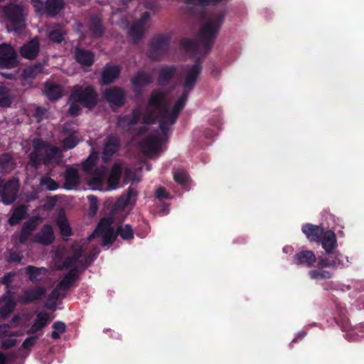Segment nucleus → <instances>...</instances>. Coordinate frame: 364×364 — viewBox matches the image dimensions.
Segmentation results:
<instances>
[{
  "mask_svg": "<svg viewBox=\"0 0 364 364\" xmlns=\"http://www.w3.org/2000/svg\"><path fill=\"white\" fill-rule=\"evenodd\" d=\"M188 95V91H183L170 112L166 93L158 89L151 91L147 106L149 109L159 112V129L164 137H168L170 126L176 122L181 112L185 107Z\"/></svg>",
  "mask_w": 364,
  "mask_h": 364,
  "instance_id": "obj_1",
  "label": "nucleus"
},
{
  "mask_svg": "<svg viewBox=\"0 0 364 364\" xmlns=\"http://www.w3.org/2000/svg\"><path fill=\"white\" fill-rule=\"evenodd\" d=\"M293 262L299 266L311 268L317 263L316 268L309 271L311 279H330L333 277V270L343 267V261L338 254L331 256H319L316 257L311 250H301L293 257Z\"/></svg>",
  "mask_w": 364,
  "mask_h": 364,
  "instance_id": "obj_2",
  "label": "nucleus"
},
{
  "mask_svg": "<svg viewBox=\"0 0 364 364\" xmlns=\"http://www.w3.org/2000/svg\"><path fill=\"white\" fill-rule=\"evenodd\" d=\"M33 150L28 155L29 161L32 166L37 167L39 164L49 165L60 154L57 146L50 145L48 142L40 138H35L32 141Z\"/></svg>",
  "mask_w": 364,
  "mask_h": 364,
  "instance_id": "obj_3",
  "label": "nucleus"
},
{
  "mask_svg": "<svg viewBox=\"0 0 364 364\" xmlns=\"http://www.w3.org/2000/svg\"><path fill=\"white\" fill-rule=\"evenodd\" d=\"M70 100L78 102L85 108L92 109L98 103V95L92 85H75L71 90Z\"/></svg>",
  "mask_w": 364,
  "mask_h": 364,
  "instance_id": "obj_4",
  "label": "nucleus"
},
{
  "mask_svg": "<svg viewBox=\"0 0 364 364\" xmlns=\"http://www.w3.org/2000/svg\"><path fill=\"white\" fill-rule=\"evenodd\" d=\"M223 13L218 14L213 21L206 22L199 30L198 38L201 41L206 53L211 50L220 27L224 21Z\"/></svg>",
  "mask_w": 364,
  "mask_h": 364,
  "instance_id": "obj_5",
  "label": "nucleus"
},
{
  "mask_svg": "<svg viewBox=\"0 0 364 364\" xmlns=\"http://www.w3.org/2000/svg\"><path fill=\"white\" fill-rule=\"evenodd\" d=\"M170 47V38L165 34H158L151 38L149 44L148 58L159 61L165 55Z\"/></svg>",
  "mask_w": 364,
  "mask_h": 364,
  "instance_id": "obj_6",
  "label": "nucleus"
},
{
  "mask_svg": "<svg viewBox=\"0 0 364 364\" xmlns=\"http://www.w3.org/2000/svg\"><path fill=\"white\" fill-rule=\"evenodd\" d=\"M4 16L16 32H21L25 27L23 9L21 5L10 4L3 7Z\"/></svg>",
  "mask_w": 364,
  "mask_h": 364,
  "instance_id": "obj_7",
  "label": "nucleus"
},
{
  "mask_svg": "<svg viewBox=\"0 0 364 364\" xmlns=\"http://www.w3.org/2000/svg\"><path fill=\"white\" fill-rule=\"evenodd\" d=\"M113 220L111 218H103L98 223L94 232L87 237V240L91 242L95 237H102V245L112 244L115 239L114 228L112 226Z\"/></svg>",
  "mask_w": 364,
  "mask_h": 364,
  "instance_id": "obj_8",
  "label": "nucleus"
},
{
  "mask_svg": "<svg viewBox=\"0 0 364 364\" xmlns=\"http://www.w3.org/2000/svg\"><path fill=\"white\" fill-rule=\"evenodd\" d=\"M32 6L39 15H46L48 17H55L65 8L64 0H31Z\"/></svg>",
  "mask_w": 364,
  "mask_h": 364,
  "instance_id": "obj_9",
  "label": "nucleus"
},
{
  "mask_svg": "<svg viewBox=\"0 0 364 364\" xmlns=\"http://www.w3.org/2000/svg\"><path fill=\"white\" fill-rule=\"evenodd\" d=\"M18 183L17 181L9 180L4 181L0 179V196L5 205L12 204L17 198Z\"/></svg>",
  "mask_w": 364,
  "mask_h": 364,
  "instance_id": "obj_10",
  "label": "nucleus"
},
{
  "mask_svg": "<svg viewBox=\"0 0 364 364\" xmlns=\"http://www.w3.org/2000/svg\"><path fill=\"white\" fill-rule=\"evenodd\" d=\"M141 110L139 107L132 109L131 114L119 116L117 120V127L124 132H129L132 127L139 122Z\"/></svg>",
  "mask_w": 364,
  "mask_h": 364,
  "instance_id": "obj_11",
  "label": "nucleus"
},
{
  "mask_svg": "<svg viewBox=\"0 0 364 364\" xmlns=\"http://www.w3.org/2000/svg\"><path fill=\"white\" fill-rule=\"evenodd\" d=\"M17 54L14 48L6 43L0 45V68H14L17 65Z\"/></svg>",
  "mask_w": 364,
  "mask_h": 364,
  "instance_id": "obj_12",
  "label": "nucleus"
},
{
  "mask_svg": "<svg viewBox=\"0 0 364 364\" xmlns=\"http://www.w3.org/2000/svg\"><path fill=\"white\" fill-rule=\"evenodd\" d=\"M46 294V289L41 285H36L23 291L19 296V302L26 305L42 300Z\"/></svg>",
  "mask_w": 364,
  "mask_h": 364,
  "instance_id": "obj_13",
  "label": "nucleus"
},
{
  "mask_svg": "<svg viewBox=\"0 0 364 364\" xmlns=\"http://www.w3.org/2000/svg\"><path fill=\"white\" fill-rule=\"evenodd\" d=\"M152 75L151 73L144 70L136 72L131 78V84L132 85V91L136 95H141L143 87L150 85L152 82Z\"/></svg>",
  "mask_w": 364,
  "mask_h": 364,
  "instance_id": "obj_14",
  "label": "nucleus"
},
{
  "mask_svg": "<svg viewBox=\"0 0 364 364\" xmlns=\"http://www.w3.org/2000/svg\"><path fill=\"white\" fill-rule=\"evenodd\" d=\"M202 65L199 60H196L195 63L186 72L184 77L183 86L184 91H188V93L193 90L197 83V81L201 74Z\"/></svg>",
  "mask_w": 364,
  "mask_h": 364,
  "instance_id": "obj_15",
  "label": "nucleus"
},
{
  "mask_svg": "<svg viewBox=\"0 0 364 364\" xmlns=\"http://www.w3.org/2000/svg\"><path fill=\"white\" fill-rule=\"evenodd\" d=\"M120 148L119 138L114 134L108 135L105 141L103 150L102 153V160L104 162L109 161L112 156Z\"/></svg>",
  "mask_w": 364,
  "mask_h": 364,
  "instance_id": "obj_16",
  "label": "nucleus"
},
{
  "mask_svg": "<svg viewBox=\"0 0 364 364\" xmlns=\"http://www.w3.org/2000/svg\"><path fill=\"white\" fill-rule=\"evenodd\" d=\"M104 97L111 105L117 107H122L126 101L124 92L117 86L106 89L104 92Z\"/></svg>",
  "mask_w": 364,
  "mask_h": 364,
  "instance_id": "obj_17",
  "label": "nucleus"
},
{
  "mask_svg": "<svg viewBox=\"0 0 364 364\" xmlns=\"http://www.w3.org/2000/svg\"><path fill=\"white\" fill-rule=\"evenodd\" d=\"M161 140L156 136L149 134L141 140L140 148L146 156L157 154L161 150Z\"/></svg>",
  "mask_w": 364,
  "mask_h": 364,
  "instance_id": "obj_18",
  "label": "nucleus"
},
{
  "mask_svg": "<svg viewBox=\"0 0 364 364\" xmlns=\"http://www.w3.org/2000/svg\"><path fill=\"white\" fill-rule=\"evenodd\" d=\"M55 236L53 227L49 224L42 226L41 230L33 237V242L44 246L50 245L54 242Z\"/></svg>",
  "mask_w": 364,
  "mask_h": 364,
  "instance_id": "obj_19",
  "label": "nucleus"
},
{
  "mask_svg": "<svg viewBox=\"0 0 364 364\" xmlns=\"http://www.w3.org/2000/svg\"><path fill=\"white\" fill-rule=\"evenodd\" d=\"M321 242L323 249L328 255L331 256L336 254L339 255L341 259V255L339 252H333V250L337 247V238L335 232L332 230H324L323 234L321 237Z\"/></svg>",
  "mask_w": 364,
  "mask_h": 364,
  "instance_id": "obj_20",
  "label": "nucleus"
},
{
  "mask_svg": "<svg viewBox=\"0 0 364 364\" xmlns=\"http://www.w3.org/2000/svg\"><path fill=\"white\" fill-rule=\"evenodd\" d=\"M0 303H4L0 307V316L6 318L14 311L17 305L11 289L6 290L5 294L1 296Z\"/></svg>",
  "mask_w": 364,
  "mask_h": 364,
  "instance_id": "obj_21",
  "label": "nucleus"
},
{
  "mask_svg": "<svg viewBox=\"0 0 364 364\" xmlns=\"http://www.w3.org/2000/svg\"><path fill=\"white\" fill-rule=\"evenodd\" d=\"M39 216H33L23 223L19 234L18 240L21 243H25L38 226Z\"/></svg>",
  "mask_w": 364,
  "mask_h": 364,
  "instance_id": "obj_22",
  "label": "nucleus"
},
{
  "mask_svg": "<svg viewBox=\"0 0 364 364\" xmlns=\"http://www.w3.org/2000/svg\"><path fill=\"white\" fill-rule=\"evenodd\" d=\"M65 182L63 188L72 190L78 187L80 183V177L78 170L74 167L67 168L64 173Z\"/></svg>",
  "mask_w": 364,
  "mask_h": 364,
  "instance_id": "obj_23",
  "label": "nucleus"
},
{
  "mask_svg": "<svg viewBox=\"0 0 364 364\" xmlns=\"http://www.w3.org/2000/svg\"><path fill=\"white\" fill-rule=\"evenodd\" d=\"M74 55L76 62L82 66L90 67L95 62V53L85 48L76 47Z\"/></svg>",
  "mask_w": 364,
  "mask_h": 364,
  "instance_id": "obj_24",
  "label": "nucleus"
},
{
  "mask_svg": "<svg viewBox=\"0 0 364 364\" xmlns=\"http://www.w3.org/2000/svg\"><path fill=\"white\" fill-rule=\"evenodd\" d=\"M40 51V44L37 38L30 40L27 43H25L20 50L21 55L23 58L33 60L35 59Z\"/></svg>",
  "mask_w": 364,
  "mask_h": 364,
  "instance_id": "obj_25",
  "label": "nucleus"
},
{
  "mask_svg": "<svg viewBox=\"0 0 364 364\" xmlns=\"http://www.w3.org/2000/svg\"><path fill=\"white\" fill-rule=\"evenodd\" d=\"M177 68L173 65H164L159 70L157 82L160 86H166L174 77Z\"/></svg>",
  "mask_w": 364,
  "mask_h": 364,
  "instance_id": "obj_26",
  "label": "nucleus"
},
{
  "mask_svg": "<svg viewBox=\"0 0 364 364\" xmlns=\"http://www.w3.org/2000/svg\"><path fill=\"white\" fill-rule=\"evenodd\" d=\"M28 205L21 204L11 210V215L9 218L7 223L10 226H16L26 219L28 215Z\"/></svg>",
  "mask_w": 364,
  "mask_h": 364,
  "instance_id": "obj_27",
  "label": "nucleus"
},
{
  "mask_svg": "<svg viewBox=\"0 0 364 364\" xmlns=\"http://www.w3.org/2000/svg\"><path fill=\"white\" fill-rule=\"evenodd\" d=\"M120 68L117 65H106L101 73L100 83L107 85L114 82L120 75Z\"/></svg>",
  "mask_w": 364,
  "mask_h": 364,
  "instance_id": "obj_28",
  "label": "nucleus"
},
{
  "mask_svg": "<svg viewBox=\"0 0 364 364\" xmlns=\"http://www.w3.org/2000/svg\"><path fill=\"white\" fill-rule=\"evenodd\" d=\"M302 232L311 242H318L323 234L324 229L319 225L306 223L301 228Z\"/></svg>",
  "mask_w": 364,
  "mask_h": 364,
  "instance_id": "obj_29",
  "label": "nucleus"
},
{
  "mask_svg": "<svg viewBox=\"0 0 364 364\" xmlns=\"http://www.w3.org/2000/svg\"><path fill=\"white\" fill-rule=\"evenodd\" d=\"M106 167L102 166L96 168L90 174L91 177L88 180V185L94 190H102L105 181Z\"/></svg>",
  "mask_w": 364,
  "mask_h": 364,
  "instance_id": "obj_30",
  "label": "nucleus"
},
{
  "mask_svg": "<svg viewBox=\"0 0 364 364\" xmlns=\"http://www.w3.org/2000/svg\"><path fill=\"white\" fill-rule=\"evenodd\" d=\"M78 277V268L77 267H74L58 283V287L60 288L62 291H67L72 287V286L73 285V284L75 282Z\"/></svg>",
  "mask_w": 364,
  "mask_h": 364,
  "instance_id": "obj_31",
  "label": "nucleus"
},
{
  "mask_svg": "<svg viewBox=\"0 0 364 364\" xmlns=\"http://www.w3.org/2000/svg\"><path fill=\"white\" fill-rule=\"evenodd\" d=\"M24 272L33 284H36L41 281V279L39 278L40 276L46 275L48 273V269L43 267H38L33 265H28L25 268Z\"/></svg>",
  "mask_w": 364,
  "mask_h": 364,
  "instance_id": "obj_32",
  "label": "nucleus"
},
{
  "mask_svg": "<svg viewBox=\"0 0 364 364\" xmlns=\"http://www.w3.org/2000/svg\"><path fill=\"white\" fill-rule=\"evenodd\" d=\"M50 321V316L47 312L41 311L37 314L36 318L33 324L31 326L28 333H35L46 327Z\"/></svg>",
  "mask_w": 364,
  "mask_h": 364,
  "instance_id": "obj_33",
  "label": "nucleus"
},
{
  "mask_svg": "<svg viewBox=\"0 0 364 364\" xmlns=\"http://www.w3.org/2000/svg\"><path fill=\"white\" fill-rule=\"evenodd\" d=\"M89 31L91 33L92 37L94 38H98L103 36L105 33V28L102 25V20L99 16H91L89 24Z\"/></svg>",
  "mask_w": 364,
  "mask_h": 364,
  "instance_id": "obj_34",
  "label": "nucleus"
},
{
  "mask_svg": "<svg viewBox=\"0 0 364 364\" xmlns=\"http://www.w3.org/2000/svg\"><path fill=\"white\" fill-rule=\"evenodd\" d=\"M56 225L59 228L60 233L63 237H70L73 235L72 228L69 224L65 213L60 212L56 218Z\"/></svg>",
  "mask_w": 364,
  "mask_h": 364,
  "instance_id": "obj_35",
  "label": "nucleus"
},
{
  "mask_svg": "<svg viewBox=\"0 0 364 364\" xmlns=\"http://www.w3.org/2000/svg\"><path fill=\"white\" fill-rule=\"evenodd\" d=\"M16 168V163L8 153H4L0 156V173L8 174Z\"/></svg>",
  "mask_w": 364,
  "mask_h": 364,
  "instance_id": "obj_36",
  "label": "nucleus"
},
{
  "mask_svg": "<svg viewBox=\"0 0 364 364\" xmlns=\"http://www.w3.org/2000/svg\"><path fill=\"white\" fill-rule=\"evenodd\" d=\"M45 92L49 100L54 101L62 97V88L59 85L46 82L45 84Z\"/></svg>",
  "mask_w": 364,
  "mask_h": 364,
  "instance_id": "obj_37",
  "label": "nucleus"
},
{
  "mask_svg": "<svg viewBox=\"0 0 364 364\" xmlns=\"http://www.w3.org/2000/svg\"><path fill=\"white\" fill-rule=\"evenodd\" d=\"M137 191L129 187L127 193L122 195L117 200L119 205L126 207L130 203H135L136 200Z\"/></svg>",
  "mask_w": 364,
  "mask_h": 364,
  "instance_id": "obj_38",
  "label": "nucleus"
},
{
  "mask_svg": "<svg viewBox=\"0 0 364 364\" xmlns=\"http://www.w3.org/2000/svg\"><path fill=\"white\" fill-rule=\"evenodd\" d=\"M144 35V26L139 22H133L129 29V36L134 43H139Z\"/></svg>",
  "mask_w": 364,
  "mask_h": 364,
  "instance_id": "obj_39",
  "label": "nucleus"
},
{
  "mask_svg": "<svg viewBox=\"0 0 364 364\" xmlns=\"http://www.w3.org/2000/svg\"><path fill=\"white\" fill-rule=\"evenodd\" d=\"M98 160V154L97 152H92L87 157V159L82 163V171L86 174H91L95 168L97 161Z\"/></svg>",
  "mask_w": 364,
  "mask_h": 364,
  "instance_id": "obj_40",
  "label": "nucleus"
},
{
  "mask_svg": "<svg viewBox=\"0 0 364 364\" xmlns=\"http://www.w3.org/2000/svg\"><path fill=\"white\" fill-rule=\"evenodd\" d=\"M43 72V65L36 63L23 69L22 76L24 79H33Z\"/></svg>",
  "mask_w": 364,
  "mask_h": 364,
  "instance_id": "obj_41",
  "label": "nucleus"
},
{
  "mask_svg": "<svg viewBox=\"0 0 364 364\" xmlns=\"http://www.w3.org/2000/svg\"><path fill=\"white\" fill-rule=\"evenodd\" d=\"M335 321L338 325L341 326L342 331L346 332L345 336L347 340L349 341H356L358 340V335L353 329H351L346 321H343L341 324L338 323L337 318H335Z\"/></svg>",
  "mask_w": 364,
  "mask_h": 364,
  "instance_id": "obj_42",
  "label": "nucleus"
},
{
  "mask_svg": "<svg viewBox=\"0 0 364 364\" xmlns=\"http://www.w3.org/2000/svg\"><path fill=\"white\" fill-rule=\"evenodd\" d=\"M115 235H119L123 240H130L134 237V232L130 225L126 224L124 226H118L116 230Z\"/></svg>",
  "mask_w": 364,
  "mask_h": 364,
  "instance_id": "obj_43",
  "label": "nucleus"
},
{
  "mask_svg": "<svg viewBox=\"0 0 364 364\" xmlns=\"http://www.w3.org/2000/svg\"><path fill=\"white\" fill-rule=\"evenodd\" d=\"M174 181L181 185L186 186L190 179L187 171L183 168H178L173 171Z\"/></svg>",
  "mask_w": 364,
  "mask_h": 364,
  "instance_id": "obj_44",
  "label": "nucleus"
},
{
  "mask_svg": "<svg viewBox=\"0 0 364 364\" xmlns=\"http://www.w3.org/2000/svg\"><path fill=\"white\" fill-rule=\"evenodd\" d=\"M181 46L187 52H197L199 49L198 42L192 38H183Z\"/></svg>",
  "mask_w": 364,
  "mask_h": 364,
  "instance_id": "obj_45",
  "label": "nucleus"
},
{
  "mask_svg": "<svg viewBox=\"0 0 364 364\" xmlns=\"http://www.w3.org/2000/svg\"><path fill=\"white\" fill-rule=\"evenodd\" d=\"M40 185L46 186V189L48 191H55L59 188L58 183L46 175L40 178Z\"/></svg>",
  "mask_w": 364,
  "mask_h": 364,
  "instance_id": "obj_46",
  "label": "nucleus"
},
{
  "mask_svg": "<svg viewBox=\"0 0 364 364\" xmlns=\"http://www.w3.org/2000/svg\"><path fill=\"white\" fill-rule=\"evenodd\" d=\"M52 328L53 331L51 333V338L58 340L60 337V334L65 332L66 325L63 321H55L53 323Z\"/></svg>",
  "mask_w": 364,
  "mask_h": 364,
  "instance_id": "obj_47",
  "label": "nucleus"
},
{
  "mask_svg": "<svg viewBox=\"0 0 364 364\" xmlns=\"http://www.w3.org/2000/svg\"><path fill=\"white\" fill-rule=\"evenodd\" d=\"M80 140L77 136H68L62 141V146L64 150H69L75 147Z\"/></svg>",
  "mask_w": 364,
  "mask_h": 364,
  "instance_id": "obj_48",
  "label": "nucleus"
},
{
  "mask_svg": "<svg viewBox=\"0 0 364 364\" xmlns=\"http://www.w3.org/2000/svg\"><path fill=\"white\" fill-rule=\"evenodd\" d=\"M186 4H197L200 6H206L210 4L217 5L223 0H184Z\"/></svg>",
  "mask_w": 364,
  "mask_h": 364,
  "instance_id": "obj_49",
  "label": "nucleus"
},
{
  "mask_svg": "<svg viewBox=\"0 0 364 364\" xmlns=\"http://www.w3.org/2000/svg\"><path fill=\"white\" fill-rule=\"evenodd\" d=\"M155 116L152 112H147L142 117L141 123L144 124H155L156 120L159 122V112Z\"/></svg>",
  "mask_w": 364,
  "mask_h": 364,
  "instance_id": "obj_50",
  "label": "nucleus"
},
{
  "mask_svg": "<svg viewBox=\"0 0 364 364\" xmlns=\"http://www.w3.org/2000/svg\"><path fill=\"white\" fill-rule=\"evenodd\" d=\"M87 199L90 202L89 213L90 215H94L98 210L97 198L96 196L90 195L87 196Z\"/></svg>",
  "mask_w": 364,
  "mask_h": 364,
  "instance_id": "obj_51",
  "label": "nucleus"
},
{
  "mask_svg": "<svg viewBox=\"0 0 364 364\" xmlns=\"http://www.w3.org/2000/svg\"><path fill=\"white\" fill-rule=\"evenodd\" d=\"M16 276L15 272H7L1 278V283L6 287L7 290L10 289V285L13 282L14 277Z\"/></svg>",
  "mask_w": 364,
  "mask_h": 364,
  "instance_id": "obj_52",
  "label": "nucleus"
},
{
  "mask_svg": "<svg viewBox=\"0 0 364 364\" xmlns=\"http://www.w3.org/2000/svg\"><path fill=\"white\" fill-rule=\"evenodd\" d=\"M23 259V257L17 252L10 251L9 255L6 257V262L8 263H20Z\"/></svg>",
  "mask_w": 364,
  "mask_h": 364,
  "instance_id": "obj_53",
  "label": "nucleus"
},
{
  "mask_svg": "<svg viewBox=\"0 0 364 364\" xmlns=\"http://www.w3.org/2000/svg\"><path fill=\"white\" fill-rule=\"evenodd\" d=\"M49 39L55 43H60L64 40L63 33L59 30H53L48 34Z\"/></svg>",
  "mask_w": 364,
  "mask_h": 364,
  "instance_id": "obj_54",
  "label": "nucleus"
},
{
  "mask_svg": "<svg viewBox=\"0 0 364 364\" xmlns=\"http://www.w3.org/2000/svg\"><path fill=\"white\" fill-rule=\"evenodd\" d=\"M60 291H62L60 288L58 287V285L56 287L51 291V293L48 296V301L53 302V306H55L56 301L60 299Z\"/></svg>",
  "mask_w": 364,
  "mask_h": 364,
  "instance_id": "obj_55",
  "label": "nucleus"
},
{
  "mask_svg": "<svg viewBox=\"0 0 364 364\" xmlns=\"http://www.w3.org/2000/svg\"><path fill=\"white\" fill-rule=\"evenodd\" d=\"M76 132H76L75 127L71 124L65 123L63 124V129H62V133L65 136H76L75 135Z\"/></svg>",
  "mask_w": 364,
  "mask_h": 364,
  "instance_id": "obj_56",
  "label": "nucleus"
},
{
  "mask_svg": "<svg viewBox=\"0 0 364 364\" xmlns=\"http://www.w3.org/2000/svg\"><path fill=\"white\" fill-rule=\"evenodd\" d=\"M37 339H38V338L36 336H31V337L26 338L23 341V343L21 345V347L24 349H28L36 344Z\"/></svg>",
  "mask_w": 364,
  "mask_h": 364,
  "instance_id": "obj_57",
  "label": "nucleus"
},
{
  "mask_svg": "<svg viewBox=\"0 0 364 364\" xmlns=\"http://www.w3.org/2000/svg\"><path fill=\"white\" fill-rule=\"evenodd\" d=\"M155 195L156 197L159 200L170 198L169 193H167L166 188L164 187H159L157 188Z\"/></svg>",
  "mask_w": 364,
  "mask_h": 364,
  "instance_id": "obj_58",
  "label": "nucleus"
},
{
  "mask_svg": "<svg viewBox=\"0 0 364 364\" xmlns=\"http://www.w3.org/2000/svg\"><path fill=\"white\" fill-rule=\"evenodd\" d=\"M80 105L78 104V102H72V104L70 105V107H69V113L70 115L72 116H77L80 111H81V108H80Z\"/></svg>",
  "mask_w": 364,
  "mask_h": 364,
  "instance_id": "obj_59",
  "label": "nucleus"
},
{
  "mask_svg": "<svg viewBox=\"0 0 364 364\" xmlns=\"http://www.w3.org/2000/svg\"><path fill=\"white\" fill-rule=\"evenodd\" d=\"M46 112L47 110L46 108L38 106L35 109L33 116L40 121L45 117Z\"/></svg>",
  "mask_w": 364,
  "mask_h": 364,
  "instance_id": "obj_60",
  "label": "nucleus"
},
{
  "mask_svg": "<svg viewBox=\"0 0 364 364\" xmlns=\"http://www.w3.org/2000/svg\"><path fill=\"white\" fill-rule=\"evenodd\" d=\"M12 104V98L9 95L3 96L0 97V107H9Z\"/></svg>",
  "mask_w": 364,
  "mask_h": 364,
  "instance_id": "obj_61",
  "label": "nucleus"
},
{
  "mask_svg": "<svg viewBox=\"0 0 364 364\" xmlns=\"http://www.w3.org/2000/svg\"><path fill=\"white\" fill-rule=\"evenodd\" d=\"M16 344V340L14 338H7L2 342V348L8 350L15 346Z\"/></svg>",
  "mask_w": 364,
  "mask_h": 364,
  "instance_id": "obj_62",
  "label": "nucleus"
},
{
  "mask_svg": "<svg viewBox=\"0 0 364 364\" xmlns=\"http://www.w3.org/2000/svg\"><path fill=\"white\" fill-rule=\"evenodd\" d=\"M77 262V260L75 259V258L73 257L72 255L68 256L65 257L63 262V267L64 268H70L72 267L74 264Z\"/></svg>",
  "mask_w": 364,
  "mask_h": 364,
  "instance_id": "obj_63",
  "label": "nucleus"
},
{
  "mask_svg": "<svg viewBox=\"0 0 364 364\" xmlns=\"http://www.w3.org/2000/svg\"><path fill=\"white\" fill-rule=\"evenodd\" d=\"M125 177H124V182L128 183L130 181H135L136 180V175L135 173L131 171L130 169H126L125 172Z\"/></svg>",
  "mask_w": 364,
  "mask_h": 364,
  "instance_id": "obj_64",
  "label": "nucleus"
}]
</instances>
